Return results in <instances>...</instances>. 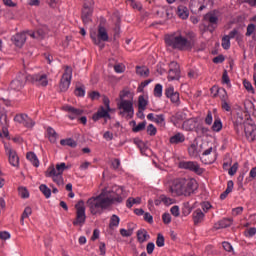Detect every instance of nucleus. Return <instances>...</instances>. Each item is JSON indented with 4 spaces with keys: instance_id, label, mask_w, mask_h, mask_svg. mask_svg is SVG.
<instances>
[{
    "instance_id": "nucleus-44",
    "label": "nucleus",
    "mask_w": 256,
    "mask_h": 256,
    "mask_svg": "<svg viewBox=\"0 0 256 256\" xmlns=\"http://www.w3.org/2000/svg\"><path fill=\"white\" fill-rule=\"evenodd\" d=\"M160 201H161V203H163V204H165L167 206L173 205V203L175 202L172 198H169V197H167L165 195H161L160 196Z\"/></svg>"
},
{
    "instance_id": "nucleus-51",
    "label": "nucleus",
    "mask_w": 256,
    "mask_h": 256,
    "mask_svg": "<svg viewBox=\"0 0 256 256\" xmlns=\"http://www.w3.org/2000/svg\"><path fill=\"white\" fill-rule=\"evenodd\" d=\"M222 109L224 111H231V106L227 103V96L222 97Z\"/></svg>"
},
{
    "instance_id": "nucleus-47",
    "label": "nucleus",
    "mask_w": 256,
    "mask_h": 256,
    "mask_svg": "<svg viewBox=\"0 0 256 256\" xmlns=\"http://www.w3.org/2000/svg\"><path fill=\"white\" fill-rule=\"evenodd\" d=\"M146 125H147L146 122H141V123H139L137 126H134V127L132 128V131H133L134 133H139V131H143V130L145 129Z\"/></svg>"
},
{
    "instance_id": "nucleus-12",
    "label": "nucleus",
    "mask_w": 256,
    "mask_h": 256,
    "mask_svg": "<svg viewBox=\"0 0 256 256\" xmlns=\"http://www.w3.org/2000/svg\"><path fill=\"white\" fill-rule=\"evenodd\" d=\"M170 69L168 71L169 81H178L181 77V71L179 70V64L177 62H171L169 65Z\"/></svg>"
},
{
    "instance_id": "nucleus-5",
    "label": "nucleus",
    "mask_w": 256,
    "mask_h": 256,
    "mask_svg": "<svg viewBox=\"0 0 256 256\" xmlns=\"http://www.w3.org/2000/svg\"><path fill=\"white\" fill-rule=\"evenodd\" d=\"M117 107L119 115H122V117H127L128 119H133V115H135L133 100H119Z\"/></svg>"
},
{
    "instance_id": "nucleus-14",
    "label": "nucleus",
    "mask_w": 256,
    "mask_h": 256,
    "mask_svg": "<svg viewBox=\"0 0 256 256\" xmlns=\"http://www.w3.org/2000/svg\"><path fill=\"white\" fill-rule=\"evenodd\" d=\"M4 149L8 155L10 165H12V167H19V156H17V152L7 144L4 145Z\"/></svg>"
},
{
    "instance_id": "nucleus-16",
    "label": "nucleus",
    "mask_w": 256,
    "mask_h": 256,
    "mask_svg": "<svg viewBox=\"0 0 256 256\" xmlns=\"http://www.w3.org/2000/svg\"><path fill=\"white\" fill-rule=\"evenodd\" d=\"M15 123H19L23 125L27 129H31L33 127V120L27 114H17L14 117Z\"/></svg>"
},
{
    "instance_id": "nucleus-38",
    "label": "nucleus",
    "mask_w": 256,
    "mask_h": 256,
    "mask_svg": "<svg viewBox=\"0 0 256 256\" xmlns=\"http://www.w3.org/2000/svg\"><path fill=\"white\" fill-rule=\"evenodd\" d=\"M222 47L227 51V49H231V38L227 35L222 38Z\"/></svg>"
},
{
    "instance_id": "nucleus-37",
    "label": "nucleus",
    "mask_w": 256,
    "mask_h": 256,
    "mask_svg": "<svg viewBox=\"0 0 256 256\" xmlns=\"http://www.w3.org/2000/svg\"><path fill=\"white\" fill-rule=\"evenodd\" d=\"M39 189H40L41 193H43V195L46 197V199H49V197H51V189H49V187H47V185L41 184L39 186Z\"/></svg>"
},
{
    "instance_id": "nucleus-3",
    "label": "nucleus",
    "mask_w": 256,
    "mask_h": 256,
    "mask_svg": "<svg viewBox=\"0 0 256 256\" xmlns=\"http://www.w3.org/2000/svg\"><path fill=\"white\" fill-rule=\"evenodd\" d=\"M165 44L171 49L178 51H191L193 49V39L183 36L180 32L167 34L164 38Z\"/></svg>"
},
{
    "instance_id": "nucleus-33",
    "label": "nucleus",
    "mask_w": 256,
    "mask_h": 256,
    "mask_svg": "<svg viewBox=\"0 0 256 256\" xmlns=\"http://www.w3.org/2000/svg\"><path fill=\"white\" fill-rule=\"evenodd\" d=\"M119 223H121V218L117 215H112L110 218L109 227L110 229H115V227H119Z\"/></svg>"
},
{
    "instance_id": "nucleus-30",
    "label": "nucleus",
    "mask_w": 256,
    "mask_h": 256,
    "mask_svg": "<svg viewBox=\"0 0 256 256\" xmlns=\"http://www.w3.org/2000/svg\"><path fill=\"white\" fill-rule=\"evenodd\" d=\"M47 133H48V139H49L50 143H56L58 135H57V132L55 131V129L48 127Z\"/></svg>"
},
{
    "instance_id": "nucleus-8",
    "label": "nucleus",
    "mask_w": 256,
    "mask_h": 256,
    "mask_svg": "<svg viewBox=\"0 0 256 256\" xmlns=\"http://www.w3.org/2000/svg\"><path fill=\"white\" fill-rule=\"evenodd\" d=\"M219 1L221 0H191L190 7L198 11H203V9H207V7L211 9V7L217 5Z\"/></svg>"
},
{
    "instance_id": "nucleus-46",
    "label": "nucleus",
    "mask_w": 256,
    "mask_h": 256,
    "mask_svg": "<svg viewBox=\"0 0 256 256\" xmlns=\"http://www.w3.org/2000/svg\"><path fill=\"white\" fill-rule=\"evenodd\" d=\"M156 245L157 247H165V237L162 234L157 235Z\"/></svg>"
},
{
    "instance_id": "nucleus-7",
    "label": "nucleus",
    "mask_w": 256,
    "mask_h": 256,
    "mask_svg": "<svg viewBox=\"0 0 256 256\" xmlns=\"http://www.w3.org/2000/svg\"><path fill=\"white\" fill-rule=\"evenodd\" d=\"M178 167L179 169H186L187 171H192V173H196V175H203L205 171L196 161L183 160L179 162Z\"/></svg>"
},
{
    "instance_id": "nucleus-36",
    "label": "nucleus",
    "mask_w": 256,
    "mask_h": 256,
    "mask_svg": "<svg viewBox=\"0 0 256 256\" xmlns=\"http://www.w3.org/2000/svg\"><path fill=\"white\" fill-rule=\"evenodd\" d=\"M134 143L140 149V153H142V155H147V145H145V142L141 140H135Z\"/></svg>"
},
{
    "instance_id": "nucleus-4",
    "label": "nucleus",
    "mask_w": 256,
    "mask_h": 256,
    "mask_svg": "<svg viewBox=\"0 0 256 256\" xmlns=\"http://www.w3.org/2000/svg\"><path fill=\"white\" fill-rule=\"evenodd\" d=\"M67 169V165L65 162H62L60 164H56L55 166H50L48 167L46 171V177H50L58 187H63L64 182H63V172Z\"/></svg>"
},
{
    "instance_id": "nucleus-9",
    "label": "nucleus",
    "mask_w": 256,
    "mask_h": 256,
    "mask_svg": "<svg viewBox=\"0 0 256 256\" xmlns=\"http://www.w3.org/2000/svg\"><path fill=\"white\" fill-rule=\"evenodd\" d=\"M76 209V220L73 221V225H83L85 223V220L87 219V216L85 215V205L83 204V201H79L75 205Z\"/></svg>"
},
{
    "instance_id": "nucleus-41",
    "label": "nucleus",
    "mask_w": 256,
    "mask_h": 256,
    "mask_svg": "<svg viewBox=\"0 0 256 256\" xmlns=\"http://www.w3.org/2000/svg\"><path fill=\"white\" fill-rule=\"evenodd\" d=\"M148 102L143 96H139L138 98V109L145 110L147 109Z\"/></svg>"
},
{
    "instance_id": "nucleus-2",
    "label": "nucleus",
    "mask_w": 256,
    "mask_h": 256,
    "mask_svg": "<svg viewBox=\"0 0 256 256\" xmlns=\"http://www.w3.org/2000/svg\"><path fill=\"white\" fill-rule=\"evenodd\" d=\"M198 187L194 178H178L172 182L169 191L174 197H191Z\"/></svg>"
},
{
    "instance_id": "nucleus-29",
    "label": "nucleus",
    "mask_w": 256,
    "mask_h": 256,
    "mask_svg": "<svg viewBox=\"0 0 256 256\" xmlns=\"http://www.w3.org/2000/svg\"><path fill=\"white\" fill-rule=\"evenodd\" d=\"M137 239L139 243H145V241H149L150 236H149V233H147V230L145 229L138 230Z\"/></svg>"
},
{
    "instance_id": "nucleus-50",
    "label": "nucleus",
    "mask_w": 256,
    "mask_h": 256,
    "mask_svg": "<svg viewBox=\"0 0 256 256\" xmlns=\"http://www.w3.org/2000/svg\"><path fill=\"white\" fill-rule=\"evenodd\" d=\"M243 85L246 91H249V93H255V90L253 89V84H251V82L244 80Z\"/></svg>"
},
{
    "instance_id": "nucleus-40",
    "label": "nucleus",
    "mask_w": 256,
    "mask_h": 256,
    "mask_svg": "<svg viewBox=\"0 0 256 256\" xmlns=\"http://www.w3.org/2000/svg\"><path fill=\"white\" fill-rule=\"evenodd\" d=\"M188 153L190 157H197V155H199V151L197 150V144H191L188 148Z\"/></svg>"
},
{
    "instance_id": "nucleus-15",
    "label": "nucleus",
    "mask_w": 256,
    "mask_h": 256,
    "mask_svg": "<svg viewBox=\"0 0 256 256\" xmlns=\"http://www.w3.org/2000/svg\"><path fill=\"white\" fill-rule=\"evenodd\" d=\"M33 81L37 87H47L49 85V75L43 72L36 73Z\"/></svg>"
},
{
    "instance_id": "nucleus-28",
    "label": "nucleus",
    "mask_w": 256,
    "mask_h": 256,
    "mask_svg": "<svg viewBox=\"0 0 256 256\" xmlns=\"http://www.w3.org/2000/svg\"><path fill=\"white\" fill-rule=\"evenodd\" d=\"M231 219L229 218H223L222 220H220L219 222H217L215 225H214V228L215 229H225L227 227H231Z\"/></svg>"
},
{
    "instance_id": "nucleus-6",
    "label": "nucleus",
    "mask_w": 256,
    "mask_h": 256,
    "mask_svg": "<svg viewBox=\"0 0 256 256\" xmlns=\"http://www.w3.org/2000/svg\"><path fill=\"white\" fill-rule=\"evenodd\" d=\"M73 77V68L71 66L64 67V73L60 79L59 89L62 93H65L71 85V79Z\"/></svg>"
},
{
    "instance_id": "nucleus-59",
    "label": "nucleus",
    "mask_w": 256,
    "mask_h": 256,
    "mask_svg": "<svg viewBox=\"0 0 256 256\" xmlns=\"http://www.w3.org/2000/svg\"><path fill=\"white\" fill-rule=\"evenodd\" d=\"M115 73H125V65L123 64H116L114 65Z\"/></svg>"
},
{
    "instance_id": "nucleus-35",
    "label": "nucleus",
    "mask_w": 256,
    "mask_h": 256,
    "mask_svg": "<svg viewBox=\"0 0 256 256\" xmlns=\"http://www.w3.org/2000/svg\"><path fill=\"white\" fill-rule=\"evenodd\" d=\"M60 145H62L63 147H77V142L72 138L62 139L60 141Z\"/></svg>"
},
{
    "instance_id": "nucleus-31",
    "label": "nucleus",
    "mask_w": 256,
    "mask_h": 256,
    "mask_svg": "<svg viewBox=\"0 0 256 256\" xmlns=\"http://www.w3.org/2000/svg\"><path fill=\"white\" fill-rule=\"evenodd\" d=\"M47 33H49V28L47 26H41L37 29L36 33H34V37L36 35L39 39H43Z\"/></svg>"
},
{
    "instance_id": "nucleus-26",
    "label": "nucleus",
    "mask_w": 256,
    "mask_h": 256,
    "mask_svg": "<svg viewBox=\"0 0 256 256\" xmlns=\"http://www.w3.org/2000/svg\"><path fill=\"white\" fill-rule=\"evenodd\" d=\"M176 14L180 19H189V8L186 6L180 5L177 8Z\"/></svg>"
},
{
    "instance_id": "nucleus-43",
    "label": "nucleus",
    "mask_w": 256,
    "mask_h": 256,
    "mask_svg": "<svg viewBox=\"0 0 256 256\" xmlns=\"http://www.w3.org/2000/svg\"><path fill=\"white\" fill-rule=\"evenodd\" d=\"M33 213V210L31 209V207H26L24 212L22 213L21 216V223L23 225V221H25V219H27L29 217V215H31Z\"/></svg>"
},
{
    "instance_id": "nucleus-63",
    "label": "nucleus",
    "mask_w": 256,
    "mask_h": 256,
    "mask_svg": "<svg viewBox=\"0 0 256 256\" xmlns=\"http://www.w3.org/2000/svg\"><path fill=\"white\" fill-rule=\"evenodd\" d=\"M170 213L174 216V217H179L180 212H179V206H173L170 209Z\"/></svg>"
},
{
    "instance_id": "nucleus-52",
    "label": "nucleus",
    "mask_w": 256,
    "mask_h": 256,
    "mask_svg": "<svg viewBox=\"0 0 256 256\" xmlns=\"http://www.w3.org/2000/svg\"><path fill=\"white\" fill-rule=\"evenodd\" d=\"M222 83H225V85H231V79H229V74L227 73V70H224L223 72Z\"/></svg>"
},
{
    "instance_id": "nucleus-20",
    "label": "nucleus",
    "mask_w": 256,
    "mask_h": 256,
    "mask_svg": "<svg viewBox=\"0 0 256 256\" xmlns=\"http://www.w3.org/2000/svg\"><path fill=\"white\" fill-rule=\"evenodd\" d=\"M219 12L217 11H212L207 13L204 16L205 21H208L210 27H212L213 29H215L217 27V23H219Z\"/></svg>"
},
{
    "instance_id": "nucleus-60",
    "label": "nucleus",
    "mask_w": 256,
    "mask_h": 256,
    "mask_svg": "<svg viewBox=\"0 0 256 256\" xmlns=\"http://www.w3.org/2000/svg\"><path fill=\"white\" fill-rule=\"evenodd\" d=\"M222 247L225 251H227L228 253L233 252V246L231 245V243L229 242H222Z\"/></svg>"
},
{
    "instance_id": "nucleus-61",
    "label": "nucleus",
    "mask_w": 256,
    "mask_h": 256,
    "mask_svg": "<svg viewBox=\"0 0 256 256\" xmlns=\"http://www.w3.org/2000/svg\"><path fill=\"white\" fill-rule=\"evenodd\" d=\"M162 221L165 225H169V223H171V214L169 213H164L162 215Z\"/></svg>"
},
{
    "instance_id": "nucleus-48",
    "label": "nucleus",
    "mask_w": 256,
    "mask_h": 256,
    "mask_svg": "<svg viewBox=\"0 0 256 256\" xmlns=\"http://www.w3.org/2000/svg\"><path fill=\"white\" fill-rule=\"evenodd\" d=\"M204 123L206 125H213V113L211 111L207 112Z\"/></svg>"
},
{
    "instance_id": "nucleus-42",
    "label": "nucleus",
    "mask_w": 256,
    "mask_h": 256,
    "mask_svg": "<svg viewBox=\"0 0 256 256\" xmlns=\"http://www.w3.org/2000/svg\"><path fill=\"white\" fill-rule=\"evenodd\" d=\"M154 96L163 97V85L156 84L154 88Z\"/></svg>"
},
{
    "instance_id": "nucleus-22",
    "label": "nucleus",
    "mask_w": 256,
    "mask_h": 256,
    "mask_svg": "<svg viewBox=\"0 0 256 256\" xmlns=\"http://www.w3.org/2000/svg\"><path fill=\"white\" fill-rule=\"evenodd\" d=\"M246 139L249 141H256V126L253 124H246L244 127Z\"/></svg>"
},
{
    "instance_id": "nucleus-56",
    "label": "nucleus",
    "mask_w": 256,
    "mask_h": 256,
    "mask_svg": "<svg viewBox=\"0 0 256 256\" xmlns=\"http://www.w3.org/2000/svg\"><path fill=\"white\" fill-rule=\"evenodd\" d=\"M147 133L148 135H157V128H155V126L153 124H149L147 127Z\"/></svg>"
},
{
    "instance_id": "nucleus-10",
    "label": "nucleus",
    "mask_w": 256,
    "mask_h": 256,
    "mask_svg": "<svg viewBox=\"0 0 256 256\" xmlns=\"http://www.w3.org/2000/svg\"><path fill=\"white\" fill-rule=\"evenodd\" d=\"M91 39L95 43V45H101V41L107 42L109 41V34L107 33V28L104 26L99 25L98 26V33L97 37L91 35Z\"/></svg>"
},
{
    "instance_id": "nucleus-54",
    "label": "nucleus",
    "mask_w": 256,
    "mask_h": 256,
    "mask_svg": "<svg viewBox=\"0 0 256 256\" xmlns=\"http://www.w3.org/2000/svg\"><path fill=\"white\" fill-rule=\"evenodd\" d=\"M182 120H183V114L181 113H177L176 115L172 116V121L176 127L179 121H182Z\"/></svg>"
},
{
    "instance_id": "nucleus-23",
    "label": "nucleus",
    "mask_w": 256,
    "mask_h": 256,
    "mask_svg": "<svg viewBox=\"0 0 256 256\" xmlns=\"http://www.w3.org/2000/svg\"><path fill=\"white\" fill-rule=\"evenodd\" d=\"M213 153V147H210L206 149L203 153L202 156L200 157V161L204 163V165H211V163H215V158H209V155Z\"/></svg>"
},
{
    "instance_id": "nucleus-49",
    "label": "nucleus",
    "mask_w": 256,
    "mask_h": 256,
    "mask_svg": "<svg viewBox=\"0 0 256 256\" xmlns=\"http://www.w3.org/2000/svg\"><path fill=\"white\" fill-rule=\"evenodd\" d=\"M120 235L122 237H131L133 235V229H125V228H122L120 229Z\"/></svg>"
},
{
    "instance_id": "nucleus-27",
    "label": "nucleus",
    "mask_w": 256,
    "mask_h": 256,
    "mask_svg": "<svg viewBox=\"0 0 256 256\" xmlns=\"http://www.w3.org/2000/svg\"><path fill=\"white\" fill-rule=\"evenodd\" d=\"M170 143L172 145H179V143H184L185 141V135L181 132L176 133L172 137H170Z\"/></svg>"
},
{
    "instance_id": "nucleus-58",
    "label": "nucleus",
    "mask_w": 256,
    "mask_h": 256,
    "mask_svg": "<svg viewBox=\"0 0 256 256\" xmlns=\"http://www.w3.org/2000/svg\"><path fill=\"white\" fill-rule=\"evenodd\" d=\"M230 39H239V30L233 29L232 31L229 32L228 35H226Z\"/></svg>"
},
{
    "instance_id": "nucleus-55",
    "label": "nucleus",
    "mask_w": 256,
    "mask_h": 256,
    "mask_svg": "<svg viewBox=\"0 0 256 256\" xmlns=\"http://www.w3.org/2000/svg\"><path fill=\"white\" fill-rule=\"evenodd\" d=\"M76 97H85V88L77 87L74 91Z\"/></svg>"
},
{
    "instance_id": "nucleus-62",
    "label": "nucleus",
    "mask_w": 256,
    "mask_h": 256,
    "mask_svg": "<svg viewBox=\"0 0 256 256\" xmlns=\"http://www.w3.org/2000/svg\"><path fill=\"white\" fill-rule=\"evenodd\" d=\"M103 103H104V108H106L107 111H111V106H110L111 101L107 96L103 97Z\"/></svg>"
},
{
    "instance_id": "nucleus-17",
    "label": "nucleus",
    "mask_w": 256,
    "mask_h": 256,
    "mask_svg": "<svg viewBox=\"0 0 256 256\" xmlns=\"http://www.w3.org/2000/svg\"><path fill=\"white\" fill-rule=\"evenodd\" d=\"M110 110H107L105 106H100L98 111L93 114L92 119L93 121H99V119H111Z\"/></svg>"
},
{
    "instance_id": "nucleus-39",
    "label": "nucleus",
    "mask_w": 256,
    "mask_h": 256,
    "mask_svg": "<svg viewBox=\"0 0 256 256\" xmlns=\"http://www.w3.org/2000/svg\"><path fill=\"white\" fill-rule=\"evenodd\" d=\"M182 127L184 131H193V129H195V126L193 125V120L184 121Z\"/></svg>"
},
{
    "instance_id": "nucleus-25",
    "label": "nucleus",
    "mask_w": 256,
    "mask_h": 256,
    "mask_svg": "<svg viewBox=\"0 0 256 256\" xmlns=\"http://www.w3.org/2000/svg\"><path fill=\"white\" fill-rule=\"evenodd\" d=\"M24 85H25V82H23V80L16 78L11 81L10 90L11 91H21L23 89Z\"/></svg>"
},
{
    "instance_id": "nucleus-18",
    "label": "nucleus",
    "mask_w": 256,
    "mask_h": 256,
    "mask_svg": "<svg viewBox=\"0 0 256 256\" xmlns=\"http://www.w3.org/2000/svg\"><path fill=\"white\" fill-rule=\"evenodd\" d=\"M165 95L168 99L171 100L172 103H176V105H179V92L175 91V88L173 86H168L165 89Z\"/></svg>"
},
{
    "instance_id": "nucleus-32",
    "label": "nucleus",
    "mask_w": 256,
    "mask_h": 256,
    "mask_svg": "<svg viewBox=\"0 0 256 256\" xmlns=\"http://www.w3.org/2000/svg\"><path fill=\"white\" fill-rule=\"evenodd\" d=\"M221 129H223V122H221V118L216 117L212 125V131H214L215 133H219Z\"/></svg>"
},
{
    "instance_id": "nucleus-11",
    "label": "nucleus",
    "mask_w": 256,
    "mask_h": 256,
    "mask_svg": "<svg viewBox=\"0 0 256 256\" xmlns=\"http://www.w3.org/2000/svg\"><path fill=\"white\" fill-rule=\"evenodd\" d=\"M0 127L2 133L0 132V137H9V120L7 119V111L0 110Z\"/></svg>"
},
{
    "instance_id": "nucleus-57",
    "label": "nucleus",
    "mask_w": 256,
    "mask_h": 256,
    "mask_svg": "<svg viewBox=\"0 0 256 256\" xmlns=\"http://www.w3.org/2000/svg\"><path fill=\"white\" fill-rule=\"evenodd\" d=\"M237 169H239V163L236 162L228 170V174L233 177V175H235V173H237Z\"/></svg>"
},
{
    "instance_id": "nucleus-21",
    "label": "nucleus",
    "mask_w": 256,
    "mask_h": 256,
    "mask_svg": "<svg viewBox=\"0 0 256 256\" xmlns=\"http://www.w3.org/2000/svg\"><path fill=\"white\" fill-rule=\"evenodd\" d=\"M92 15H93V6L84 4L83 10H82V21L84 25H88V23H91Z\"/></svg>"
},
{
    "instance_id": "nucleus-13",
    "label": "nucleus",
    "mask_w": 256,
    "mask_h": 256,
    "mask_svg": "<svg viewBox=\"0 0 256 256\" xmlns=\"http://www.w3.org/2000/svg\"><path fill=\"white\" fill-rule=\"evenodd\" d=\"M62 109L63 111L68 113L67 117L70 118L71 121H74V119H77L78 117H81V115H83L82 109H77L71 105H64Z\"/></svg>"
},
{
    "instance_id": "nucleus-19",
    "label": "nucleus",
    "mask_w": 256,
    "mask_h": 256,
    "mask_svg": "<svg viewBox=\"0 0 256 256\" xmlns=\"http://www.w3.org/2000/svg\"><path fill=\"white\" fill-rule=\"evenodd\" d=\"M11 41L15 45V47L21 49V47L25 45V41H27V33H17L16 35L12 36Z\"/></svg>"
},
{
    "instance_id": "nucleus-45",
    "label": "nucleus",
    "mask_w": 256,
    "mask_h": 256,
    "mask_svg": "<svg viewBox=\"0 0 256 256\" xmlns=\"http://www.w3.org/2000/svg\"><path fill=\"white\" fill-rule=\"evenodd\" d=\"M19 195L22 199H28L29 197V191L25 187H19L18 188Z\"/></svg>"
},
{
    "instance_id": "nucleus-24",
    "label": "nucleus",
    "mask_w": 256,
    "mask_h": 256,
    "mask_svg": "<svg viewBox=\"0 0 256 256\" xmlns=\"http://www.w3.org/2000/svg\"><path fill=\"white\" fill-rule=\"evenodd\" d=\"M192 219L194 225H199L200 223H203V221H205V214L203 213V211H201V209H197L193 212Z\"/></svg>"
},
{
    "instance_id": "nucleus-34",
    "label": "nucleus",
    "mask_w": 256,
    "mask_h": 256,
    "mask_svg": "<svg viewBox=\"0 0 256 256\" xmlns=\"http://www.w3.org/2000/svg\"><path fill=\"white\" fill-rule=\"evenodd\" d=\"M136 73L137 75H140V77H149V68L145 66H137Z\"/></svg>"
},
{
    "instance_id": "nucleus-53",
    "label": "nucleus",
    "mask_w": 256,
    "mask_h": 256,
    "mask_svg": "<svg viewBox=\"0 0 256 256\" xmlns=\"http://www.w3.org/2000/svg\"><path fill=\"white\" fill-rule=\"evenodd\" d=\"M255 33V24H249L246 30V37H251Z\"/></svg>"
},
{
    "instance_id": "nucleus-1",
    "label": "nucleus",
    "mask_w": 256,
    "mask_h": 256,
    "mask_svg": "<svg viewBox=\"0 0 256 256\" xmlns=\"http://www.w3.org/2000/svg\"><path fill=\"white\" fill-rule=\"evenodd\" d=\"M125 199V190L123 187L113 185L110 189H103L101 193L88 199L87 205L92 215L101 214L104 209H109L115 203H123Z\"/></svg>"
},
{
    "instance_id": "nucleus-64",
    "label": "nucleus",
    "mask_w": 256,
    "mask_h": 256,
    "mask_svg": "<svg viewBox=\"0 0 256 256\" xmlns=\"http://www.w3.org/2000/svg\"><path fill=\"white\" fill-rule=\"evenodd\" d=\"M255 235H256V228L255 227L249 228L246 231V237H255Z\"/></svg>"
}]
</instances>
